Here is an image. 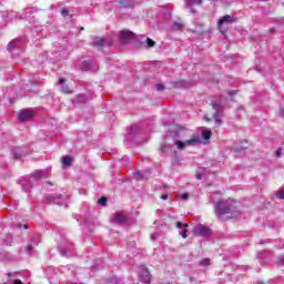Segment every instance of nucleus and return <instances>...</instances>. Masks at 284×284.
<instances>
[{"mask_svg": "<svg viewBox=\"0 0 284 284\" xmlns=\"http://www.w3.org/2000/svg\"><path fill=\"white\" fill-rule=\"evenodd\" d=\"M236 21L234 16L225 14L222 19L217 20V30L221 34H227V24L234 23Z\"/></svg>", "mask_w": 284, "mask_h": 284, "instance_id": "f257e3e1", "label": "nucleus"}, {"mask_svg": "<svg viewBox=\"0 0 284 284\" xmlns=\"http://www.w3.org/2000/svg\"><path fill=\"white\" fill-rule=\"evenodd\" d=\"M211 108L213 110V119H215V123L221 125V114H223V104L221 102L213 101L211 102Z\"/></svg>", "mask_w": 284, "mask_h": 284, "instance_id": "f03ea898", "label": "nucleus"}, {"mask_svg": "<svg viewBox=\"0 0 284 284\" xmlns=\"http://www.w3.org/2000/svg\"><path fill=\"white\" fill-rule=\"evenodd\" d=\"M197 143H201V138L199 135H193L191 139L183 141H175V145L178 150H185V145H197Z\"/></svg>", "mask_w": 284, "mask_h": 284, "instance_id": "7ed1b4c3", "label": "nucleus"}, {"mask_svg": "<svg viewBox=\"0 0 284 284\" xmlns=\"http://www.w3.org/2000/svg\"><path fill=\"white\" fill-rule=\"evenodd\" d=\"M21 123H27V121H32L34 119V111L24 109L17 115Z\"/></svg>", "mask_w": 284, "mask_h": 284, "instance_id": "20e7f679", "label": "nucleus"}, {"mask_svg": "<svg viewBox=\"0 0 284 284\" xmlns=\"http://www.w3.org/2000/svg\"><path fill=\"white\" fill-rule=\"evenodd\" d=\"M134 39V33L132 31L123 30L120 33V43L123 45L128 44L129 42Z\"/></svg>", "mask_w": 284, "mask_h": 284, "instance_id": "39448f33", "label": "nucleus"}, {"mask_svg": "<svg viewBox=\"0 0 284 284\" xmlns=\"http://www.w3.org/2000/svg\"><path fill=\"white\" fill-rule=\"evenodd\" d=\"M215 214L223 216V214H230V206L225 205L224 202H217L215 205Z\"/></svg>", "mask_w": 284, "mask_h": 284, "instance_id": "423d86ee", "label": "nucleus"}, {"mask_svg": "<svg viewBox=\"0 0 284 284\" xmlns=\"http://www.w3.org/2000/svg\"><path fill=\"white\" fill-rule=\"evenodd\" d=\"M141 272V281H143L145 284H150V281H152V276L150 275V271L148 270V267L142 266Z\"/></svg>", "mask_w": 284, "mask_h": 284, "instance_id": "0eeeda50", "label": "nucleus"}, {"mask_svg": "<svg viewBox=\"0 0 284 284\" xmlns=\"http://www.w3.org/2000/svg\"><path fill=\"white\" fill-rule=\"evenodd\" d=\"M197 230L201 236H212V229H210L209 226L201 224Z\"/></svg>", "mask_w": 284, "mask_h": 284, "instance_id": "6e6552de", "label": "nucleus"}, {"mask_svg": "<svg viewBox=\"0 0 284 284\" xmlns=\"http://www.w3.org/2000/svg\"><path fill=\"white\" fill-rule=\"evenodd\" d=\"M115 223H119L120 225H123L128 221V217L123 213H116L114 217Z\"/></svg>", "mask_w": 284, "mask_h": 284, "instance_id": "1a4fd4ad", "label": "nucleus"}, {"mask_svg": "<svg viewBox=\"0 0 284 284\" xmlns=\"http://www.w3.org/2000/svg\"><path fill=\"white\" fill-rule=\"evenodd\" d=\"M62 165H64V168H70V165H72V158L70 156H63L61 159Z\"/></svg>", "mask_w": 284, "mask_h": 284, "instance_id": "9d476101", "label": "nucleus"}, {"mask_svg": "<svg viewBox=\"0 0 284 284\" xmlns=\"http://www.w3.org/2000/svg\"><path fill=\"white\" fill-rule=\"evenodd\" d=\"M202 136L204 141L210 140V138L212 136V131H203Z\"/></svg>", "mask_w": 284, "mask_h": 284, "instance_id": "9b49d317", "label": "nucleus"}, {"mask_svg": "<svg viewBox=\"0 0 284 284\" xmlns=\"http://www.w3.org/2000/svg\"><path fill=\"white\" fill-rule=\"evenodd\" d=\"M156 42L150 38H146V48H154Z\"/></svg>", "mask_w": 284, "mask_h": 284, "instance_id": "f8f14e48", "label": "nucleus"}, {"mask_svg": "<svg viewBox=\"0 0 284 284\" xmlns=\"http://www.w3.org/2000/svg\"><path fill=\"white\" fill-rule=\"evenodd\" d=\"M103 45H105V39L104 38H102V39H100L95 42L97 48H103Z\"/></svg>", "mask_w": 284, "mask_h": 284, "instance_id": "ddd939ff", "label": "nucleus"}, {"mask_svg": "<svg viewBox=\"0 0 284 284\" xmlns=\"http://www.w3.org/2000/svg\"><path fill=\"white\" fill-rule=\"evenodd\" d=\"M99 205L105 206L108 204V197L102 196L98 200Z\"/></svg>", "mask_w": 284, "mask_h": 284, "instance_id": "4468645a", "label": "nucleus"}, {"mask_svg": "<svg viewBox=\"0 0 284 284\" xmlns=\"http://www.w3.org/2000/svg\"><path fill=\"white\" fill-rule=\"evenodd\" d=\"M211 261L210 258L205 257L203 260H201L200 265H202L203 267H207V265H210Z\"/></svg>", "mask_w": 284, "mask_h": 284, "instance_id": "2eb2a0df", "label": "nucleus"}, {"mask_svg": "<svg viewBox=\"0 0 284 284\" xmlns=\"http://www.w3.org/2000/svg\"><path fill=\"white\" fill-rule=\"evenodd\" d=\"M185 3H196L197 6H203V0H184Z\"/></svg>", "mask_w": 284, "mask_h": 284, "instance_id": "dca6fc26", "label": "nucleus"}, {"mask_svg": "<svg viewBox=\"0 0 284 284\" xmlns=\"http://www.w3.org/2000/svg\"><path fill=\"white\" fill-rule=\"evenodd\" d=\"M276 199L282 200V201L284 200V190L283 189L277 191Z\"/></svg>", "mask_w": 284, "mask_h": 284, "instance_id": "f3484780", "label": "nucleus"}, {"mask_svg": "<svg viewBox=\"0 0 284 284\" xmlns=\"http://www.w3.org/2000/svg\"><path fill=\"white\" fill-rule=\"evenodd\" d=\"M178 230H183V227H189L187 223L176 222Z\"/></svg>", "mask_w": 284, "mask_h": 284, "instance_id": "a211bd4d", "label": "nucleus"}, {"mask_svg": "<svg viewBox=\"0 0 284 284\" xmlns=\"http://www.w3.org/2000/svg\"><path fill=\"white\" fill-rule=\"evenodd\" d=\"M174 28H176V30H183V28H185V26L181 22H175Z\"/></svg>", "mask_w": 284, "mask_h": 284, "instance_id": "6ab92c4d", "label": "nucleus"}, {"mask_svg": "<svg viewBox=\"0 0 284 284\" xmlns=\"http://www.w3.org/2000/svg\"><path fill=\"white\" fill-rule=\"evenodd\" d=\"M70 14V10H68L67 8H63L62 10H61V16L62 17H68Z\"/></svg>", "mask_w": 284, "mask_h": 284, "instance_id": "aec40b11", "label": "nucleus"}, {"mask_svg": "<svg viewBox=\"0 0 284 284\" xmlns=\"http://www.w3.org/2000/svg\"><path fill=\"white\" fill-rule=\"evenodd\" d=\"M155 88L158 92H163V90H165V85L163 84H156Z\"/></svg>", "mask_w": 284, "mask_h": 284, "instance_id": "412c9836", "label": "nucleus"}, {"mask_svg": "<svg viewBox=\"0 0 284 284\" xmlns=\"http://www.w3.org/2000/svg\"><path fill=\"white\" fill-rule=\"evenodd\" d=\"M62 92H64L65 94H70V87L68 85L62 87Z\"/></svg>", "mask_w": 284, "mask_h": 284, "instance_id": "4be33fe9", "label": "nucleus"}, {"mask_svg": "<svg viewBox=\"0 0 284 284\" xmlns=\"http://www.w3.org/2000/svg\"><path fill=\"white\" fill-rule=\"evenodd\" d=\"M81 69L87 72V70H90V67H88V62H83L81 65Z\"/></svg>", "mask_w": 284, "mask_h": 284, "instance_id": "5701e85b", "label": "nucleus"}, {"mask_svg": "<svg viewBox=\"0 0 284 284\" xmlns=\"http://www.w3.org/2000/svg\"><path fill=\"white\" fill-rule=\"evenodd\" d=\"M181 236L182 239H187V230H183Z\"/></svg>", "mask_w": 284, "mask_h": 284, "instance_id": "b1692460", "label": "nucleus"}, {"mask_svg": "<svg viewBox=\"0 0 284 284\" xmlns=\"http://www.w3.org/2000/svg\"><path fill=\"white\" fill-rule=\"evenodd\" d=\"M160 199L162 201H168V199H170V195L169 194H164V195H161Z\"/></svg>", "mask_w": 284, "mask_h": 284, "instance_id": "393cba45", "label": "nucleus"}, {"mask_svg": "<svg viewBox=\"0 0 284 284\" xmlns=\"http://www.w3.org/2000/svg\"><path fill=\"white\" fill-rule=\"evenodd\" d=\"M181 199H183V201H187L190 196L187 195V193H184L181 195Z\"/></svg>", "mask_w": 284, "mask_h": 284, "instance_id": "a878e982", "label": "nucleus"}, {"mask_svg": "<svg viewBox=\"0 0 284 284\" xmlns=\"http://www.w3.org/2000/svg\"><path fill=\"white\" fill-rule=\"evenodd\" d=\"M196 181H201L203 179V175L201 173H197L195 175Z\"/></svg>", "mask_w": 284, "mask_h": 284, "instance_id": "bb28decb", "label": "nucleus"}, {"mask_svg": "<svg viewBox=\"0 0 284 284\" xmlns=\"http://www.w3.org/2000/svg\"><path fill=\"white\" fill-rule=\"evenodd\" d=\"M281 150H282V148L277 149L276 152H275L277 158H281Z\"/></svg>", "mask_w": 284, "mask_h": 284, "instance_id": "cd10ccee", "label": "nucleus"}, {"mask_svg": "<svg viewBox=\"0 0 284 284\" xmlns=\"http://www.w3.org/2000/svg\"><path fill=\"white\" fill-rule=\"evenodd\" d=\"M63 83H65V79H64V78H61V79L59 80V85H63Z\"/></svg>", "mask_w": 284, "mask_h": 284, "instance_id": "c85d7f7f", "label": "nucleus"}, {"mask_svg": "<svg viewBox=\"0 0 284 284\" xmlns=\"http://www.w3.org/2000/svg\"><path fill=\"white\" fill-rule=\"evenodd\" d=\"M235 94H236V92H230L229 93L230 99H233L235 97Z\"/></svg>", "mask_w": 284, "mask_h": 284, "instance_id": "c756f323", "label": "nucleus"}, {"mask_svg": "<svg viewBox=\"0 0 284 284\" xmlns=\"http://www.w3.org/2000/svg\"><path fill=\"white\" fill-rule=\"evenodd\" d=\"M135 176H138V179H143V175H141V172H136Z\"/></svg>", "mask_w": 284, "mask_h": 284, "instance_id": "7c9ffc66", "label": "nucleus"}, {"mask_svg": "<svg viewBox=\"0 0 284 284\" xmlns=\"http://www.w3.org/2000/svg\"><path fill=\"white\" fill-rule=\"evenodd\" d=\"M14 284H23V282H21L20 280H16Z\"/></svg>", "mask_w": 284, "mask_h": 284, "instance_id": "2f4dec72", "label": "nucleus"}, {"mask_svg": "<svg viewBox=\"0 0 284 284\" xmlns=\"http://www.w3.org/2000/svg\"><path fill=\"white\" fill-rule=\"evenodd\" d=\"M281 263H284V256L280 257Z\"/></svg>", "mask_w": 284, "mask_h": 284, "instance_id": "473e14b6", "label": "nucleus"}, {"mask_svg": "<svg viewBox=\"0 0 284 284\" xmlns=\"http://www.w3.org/2000/svg\"><path fill=\"white\" fill-rule=\"evenodd\" d=\"M234 152L237 154V152H240V151H239V149H235Z\"/></svg>", "mask_w": 284, "mask_h": 284, "instance_id": "72a5a7b5", "label": "nucleus"}, {"mask_svg": "<svg viewBox=\"0 0 284 284\" xmlns=\"http://www.w3.org/2000/svg\"><path fill=\"white\" fill-rule=\"evenodd\" d=\"M24 230H28V224H24Z\"/></svg>", "mask_w": 284, "mask_h": 284, "instance_id": "f704fd0d", "label": "nucleus"}, {"mask_svg": "<svg viewBox=\"0 0 284 284\" xmlns=\"http://www.w3.org/2000/svg\"><path fill=\"white\" fill-rule=\"evenodd\" d=\"M181 132H183V131H178V134H181Z\"/></svg>", "mask_w": 284, "mask_h": 284, "instance_id": "c9c22d12", "label": "nucleus"}, {"mask_svg": "<svg viewBox=\"0 0 284 284\" xmlns=\"http://www.w3.org/2000/svg\"><path fill=\"white\" fill-rule=\"evenodd\" d=\"M212 2H214V0H211Z\"/></svg>", "mask_w": 284, "mask_h": 284, "instance_id": "e433bc0d", "label": "nucleus"}]
</instances>
